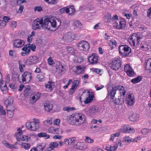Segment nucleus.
Segmentation results:
<instances>
[{"mask_svg": "<svg viewBox=\"0 0 151 151\" xmlns=\"http://www.w3.org/2000/svg\"><path fill=\"white\" fill-rule=\"evenodd\" d=\"M76 139V138L75 137H73L71 138H68L70 144L71 145L72 143H74L75 142Z\"/></svg>", "mask_w": 151, "mask_h": 151, "instance_id": "774afa93", "label": "nucleus"}, {"mask_svg": "<svg viewBox=\"0 0 151 151\" xmlns=\"http://www.w3.org/2000/svg\"><path fill=\"white\" fill-rule=\"evenodd\" d=\"M36 79L37 81L43 82L45 80V77L42 74H38L37 76Z\"/></svg>", "mask_w": 151, "mask_h": 151, "instance_id": "4c0bfd02", "label": "nucleus"}, {"mask_svg": "<svg viewBox=\"0 0 151 151\" xmlns=\"http://www.w3.org/2000/svg\"><path fill=\"white\" fill-rule=\"evenodd\" d=\"M138 115L136 113H134L132 114L130 117V119L132 121H135L138 117Z\"/></svg>", "mask_w": 151, "mask_h": 151, "instance_id": "603ef678", "label": "nucleus"}, {"mask_svg": "<svg viewBox=\"0 0 151 151\" xmlns=\"http://www.w3.org/2000/svg\"><path fill=\"white\" fill-rule=\"evenodd\" d=\"M121 65V63L120 60L116 58L112 60L111 68L113 70H117L120 68Z\"/></svg>", "mask_w": 151, "mask_h": 151, "instance_id": "9b49d317", "label": "nucleus"}, {"mask_svg": "<svg viewBox=\"0 0 151 151\" xmlns=\"http://www.w3.org/2000/svg\"><path fill=\"white\" fill-rule=\"evenodd\" d=\"M111 19V20L113 21V22H115L117 20H118V16L115 14V15H114Z\"/></svg>", "mask_w": 151, "mask_h": 151, "instance_id": "69168bd1", "label": "nucleus"}, {"mask_svg": "<svg viewBox=\"0 0 151 151\" xmlns=\"http://www.w3.org/2000/svg\"><path fill=\"white\" fill-rule=\"evenodd\" d=\"M68 53L71 55H73L75 53L74 49L71 47H67Z\"/></svg>", "mask_w": 151, "mask_h": 151, "instance_id": "8fccbe9b", "label": "nucleus"}, {"mask_svg": "<svg viewBox=\"0 0 151 151\" xmlns=\"http://www.w3.org/2000/svg\"><path fill=\"white\" fill-rule=\"evenodd\" d=\"M93 94H89L88 96L87 97L84 101L85 104H88L91 102L93 100Z\"/></svg>", "mask_w": 151, "mask_h": 151, "instance_id": "a19ab883", "label": "nucleus"}, {"mask_svg": "<svg viewBox=\"0 0 151 151\" xmlns=\"http://www.w3.org/2000/svg\"><path fill=\"white\" fill-rule=\"evenodd\" d=\"M48 64L50 65H52L54 64V62L51 57L47 59Z\"/></svg>", "mask_w": 151, "mask_h": 151, "instance_id": "e2e57ef3", "label": "nucleus"}, {"mask_svg": "<svg viewBox=\"0 0 151 151\" xmlns=\"http://www.w3.org/2000/svg\"><path fill=\"white\" fill-rule=\"evenodd\" d=\"M130 138L128 136H125L123 137V141L125 142H130Z\"/></svg>", "mask_w": 151, "mask_h": 151, "instance_id": "13d9d810", "label": "nucleus"}, {"mask_svg": "<svg viewBox=\"0 0 151 151\" xmlns=\"http://www.w3.org/2000/svg\"><path fill=\"white\" fill-rule=\"evenodd\" d=\"M37 135L39 137H45L46 139H48L50 137L49 135L46 134L45 133H40L38 134Z\"/></svg>", "mask_w": 151, "mask_h": 151, "instance_id": "de8ad7c7", "label": "nucleus"}, {"mask_svg": "<svg viewBox=\"0 0 151 151\" xmlns=\"http://www.w3.org/2000/svg\"><path fill=\"white\" fill-rule=\"evenodd\" d=\"M32 28L35 30L40 29L42 27H45L43 25L44 20L41 18H37L35 19L33 22Z\"/></svg>", "mask_w": 151, "mask_h": 151, "instance_id": "9d476101", "label": "nucleus"}, {"mask_svg": "<svg viewBox=\"0 0 151 151\" xmlns=\"http://www.w3.org/2000/svg\"><path fill=\"white\" fill-rule=\"evenodd\" d=\"M149 129H148L145 128L143 129L141 131V132L144 134H146L149 132Z\"/></svg>", "mask_w": 151, "mask_h": 151, "instance_id": "0e129e2a", "label": "nucleus"}, {"mask_svg": "<svg viewBox=\"0 0 151 151\" xmlns=\"http://www.w3.org/2000/svg\"><path fill=\"white\" fill-rule=\"evenodd\" d=\"M30 88L29 86H28L25 88V89L24 92V94L26 96H28L30 93Z\"/></svg>", "mask_w": 151, "mask_h": 151, "instance_id": "c03bdc74", "label": "nucleus"}, {"mask_svg": "<svg viewBox=\"0 0 151 151\" xmlns=\"http://www.w3.org/2000/svg\"><path fill=\"white\" fill-rule=\"evenodd\" d=\"M145 69L149 70V72H151V58H149L146 62Z\"/></svg>", "mask_w": 151, "mask_h": 151, "instance_id": "f704fd0d", "label": "nucleus"}, {"mask_svg": "<svg viewBox=\"0 0 151 151\" xmlns=\"http://www.w3.org/2000/svg\"><path fill=\"white\" fill-rule=\"evenodd\" d=\"M32 73L29 71L24 72L22 76V82L25 83H29L32 78Z\"/></svg>", "mask_w": 151, "mask_h": 151, "instance_id": "6e6552de", "label": "nucleus"}, {"mask_svg": "<svg viewBox=\"0 0 151 151\" xmlns=\"http://www.w3.org/2000/svg\"><path fill=\"white\" fill-rule=\"evenodd\" d=\"M126 25V22L123 18H121L113 22V26L118 29L124 28Z\"/></svg>", "mask_w": 151, "mask_h": 151, "instance_id": "1a4fd4ad", "label": "nucleus"}, {"mask_svg": "<svg viewBox=\"0 0 151 151\" xmlns=\"http://www.w3.org/2000/svg\"><path fill=\"white\" fill-rule=\"evenodd\" d=\"M55 84L51 81H49L45 84V87L48 88L50 90H52L54 88Z\"/></svg>", "mask_w": 151, "mask_h": 151, "instance_id": "7c9ffc66", "label": "nucleus"}, {"mask_svg": "<svg viewBox=\"0 0 151 151\" xmlns=\"http://www.w3.org/2000/svg\"><path fill=\"white\" fill-rule=\"evenodd\" d=\"M124 70L127 75L129 76H132L134 75V71L129 65H126L124 66Z\"/></svg>", "mask_w": 151, "mask_h": 151, "instance_id": "6ab92c4d", "label": "nucleus"}, {"mask_svg": "<svg viewBox=\"0 0 151 151\" xmlns=\"http://www.w3.org/2000/svg\"><path fill=\"white\" fill-rule=\"evenodd\" d=\"M122 132L125 133H134L135 130L133 128L130 127L128 125H124L121 128Z\"/></svg>", "mask_w": 151, "mask_h": 151, "instance_id": "2eb2a0df", "label": "nucleus"}, {"mask_svg": "<svg viewBox=\"0 0 151 151\" xmlns=\"http://www.w3.org/2000/svg\"><path fill=\"white\" fill-rule=\"evenodd\" d=\"M141 39V37L138 36L137 34L134 33L129 36L128 42L130 45L134 47L139 45V42Z\"/></svg>", "mask_w": 151, "mask_h": 151, "instance_id": "7ed1b4c3", "label": "nucleus"}, {"mask_svg": "<svg viewBox=\"0 0 151 151\" xmlns=\"http://www.w3.org/2000/svg\"><path fill=\"white\" fill-rule=\"evenodd\" d=\"M3 20H0V26L1 27H4L6 25V23L9 22L10 18L7 16H4L3 17Z\"/></svg>", "mask_w": 151, "mask_h": 151, "instance_id": "bb28decb", "label": "nucleus"}, {"mask_svg": "<svg viewBox=\"0 0 151 151\" xmlns=\"http://www.w3.org/2000/svg\"><path fill=\"white\" fill-rule=\"evenodd\" d=\"M19 75L16 72H14L12 74V80L14 81H18L19 80Z\"/></svg>", "mask_w": 151, "mask_h": 151, "instance_id": "e433bc0d", "label": "nucleus"}, {"mask_svg": "<svg viewBox=\"0 0 151 151\" xmlns=\"http://www.w3.org/2000/svg\"><path fill=\"white\" fill-rule=\"evenodd\" d=\"M116 91L119 90L121 96L124 97L126 94V91L124 87L122 86L117 85L116 86Z\"/></svg>", "mask_w": 151, "mask_h": 151, "instance_id": "b1692460", "label": "nucleus"}, {"mask_svg": "<svg viewBox=\"0 0 151 151\" xmlns=\"http://www.w3.org/2000/svg\"><path fill=\"white\" fill-rule=\"evenodd\" d=\"M148 47L147 43L146 42H144L140 47V48L143 50L146 51L149 49Z\"/></svg>", "mask_w": 151, "mask_h": 151, "instance_id": "37998d69", "label": "nucleus"}, {"mask_svg": "<svg viewBox=\"0 0 151 151\" xmlns=\"http://www.w3.org/2000/svg\"><path fill=\"white\" fill-rule=\"evenodd\" d=\"M101 110L100 108L97 106H93L89 108L88 112L91 115H94Z\"/></svg>", "mask_w": 151, "mask_h": 151, "instance_id": "a211bd4d", "label": "nucleus"}, {"mask_svg": "<svg viewBox=\"0 0 151 151\" xmlns=\"http://www.w3.org/2000/svg\"><path fill=\"white\" fill-rule=\"evenodd\" d=\"M77 46L79 50L86 51L88 50L90 45L88 42L82 40L79 42L77 44Z\"/></svg>", "mask_w": 151, "mask_h": 151, "instance_id": "39448f33", "label": "nucleus"}, {"mask_svg": "<svg viewBox=\"0 0 151 151\" xmlns=\"http://www.w3.org/2000/svg\"><path fill=\"white\" fill-rule=\"evenodd\" d=\"M17 132L15 134V136L18 141H20L21 139L22 131L21 129L18 128L17 129Z\"/></svg>", "mask_w": 151, "mask_h": 151, "instance_id": "2f4dec72", "label": "nucleus"}, {"mask_svg": "<svg viewBox=\"0 0 151 151\" xmlns=\"http://www.w3.org/2000/svg\"><path fill=\"white\" fill-rule=\"evenodd\" d=\"M109 45L111 47V49H112L116 47L117 42L114 39H111V40L109 41Z\"/></svg>", "mask_w": 151, "mask_h": 151, "instance_id": "c756f323", "label": "nucleus"}, {"mask_svg": "<svg viewBox=\"0 0 151 151\" xmlns=\"http://www.w3.org/2000/svg\"><path fill=\"white\" fill-rule=\"evenodd\" d=\"M79 82L80 81L79 80H75L72 83V86L71 87V89L76 90L79 85Z\"/></svg>", "mask_w": 151, "mask_h": 151, "instance_id": "c9c22d12", "label": "nucleus"}, {"mask_svg": "<svg viewBox=\"0 0 151 151\" xmlns=\"http://www.w3.org/2000/svg\"><path fill=\"white\" fill-rule=\"evenodd\" d=\"M85 120V115L82 113H76L69 116L68 123L72 125L79 126L84 123Z\"/></svg>", "mask_w": 151, "mask_h": 151, "instance_id": "f257e3e1", "label": "nucleus"}, {"mask_svg": "<svg viewBox=\"0 0 151 151\" xmlns=\"http://www.w3.org/2000/svg\"><path fill=\"white\" fill-rule=\"evenodd\" d=\"M45 145L42 143L41 145L37 146L36 147L37 151H42L45 147Z\"/></svg>", "mask_w": 151, "mask_h": 151, "instance_id": "a18cd8bd", "label": "nucleus"}, {"mask_svg": "<svg viewBox=\"0 0 151 151\" xmlns=\"http://www.w3.org/2000/svg\"><path fill=\"white\" fill-rule=\"evenodd\" d=\"M119 52L124 56L128 55L131 52V49L126 45H121L119 47Z\"/></svg>", "mask_w": 151, "mask_h": 151, "instance_id": "423d86ee", "label": "nucleus"}, {"mask_svg": "<svg viewBox=\"0 0 151 151\" xmlns=\"http://www.w3.org/2000/svg\"><path fill=\"white\" fill-rule=\"evenodd\" d=\"M85 140L86 142L88 143H92L93 142V140L91 139V138L87 137H86Z\"/></svg>", "mask_w": 151, "mask_h": 151, "instance_id": "bf43d9fd", "label": "nucleus"}, {"mask_svg": "<svg viewBox=\"0 0 151 151\" xmlns=\"http://www.w3.org/2000/svg\"><path fill=\"white\" fill-rule=\"evenodd\" d=\"M48 131L49 133L53 134H59V129L57 128H55L53 127H51L48 129Z\"/></svg>", "mask_w": 151, "mask_h": 151, "instance_id": "72a5a7b5", "label": "nucleus"}, {"mask_svg": "<svg viewBox=\"0 0 151 151\" xmlns=\"http://www.w3.org/2000/svg\"><path fill=\"white\" fill-rule=\"evenodd\" d=\"M58 144L57 142H52L49 145V147H48L51 151L54 148L57 147Z\"/></svg>", "mask_w": 151, "mask_h": 151, "instance_id": "79ce46f5", "label": "nucleus"}, {"mask_svg": "<svg viewBox=\"0 0 151 151\" xmlns=\"http://www.w3.org/2000/svg\"><path fill=\"white\" fill-rule=\"evenodd\" d=\"M120 135V133L119 132H116L114 134H112L111 135L110 138L109 140L112 141H113L114 139L116 137H118Z\"/></svg>", "mask_w": 151, "mask_h": 151, "instance_id": "09e8293b", "label": "nucleus"}, {"mask_svg": "<svg viewBox=\"0 0 151 151\" xmlns=\"http://www.w3.org/2000/svg\"><path fill=\"white\" fill-rule=\"evenodd\" d=\"M39 120L35 122H27L25 124L26 126L27 129L33 131L37 130L39 128V126L38 124Z\"/></svg>", "mask_w": 151, "mask_h": 151, "instance_id": "0eeeda50", "label": "nucleus"}, {"mask_svg": "<svg viewBox=\"0 0 151 151\" xmlns=\"http://www.w3.org/2000/svg\"><path fill=\"white\" fill-rule=\"evenodd\" d=\"M4 145L7 147L11 149L14 148H16L14 147V146L13 145L10 144L7 141H6L4 143Z\"/></svg>", "mask_w": 151, "mask_h": 151, "instance_id": "864d4df0", "label": "nucleus"}, {"mask_svg": "<svg viewBox=\"0 0 151 151\" xmlns=\"http://www.w3.org/2000/svg\"><path fill=\"white\" fill-rule=\"evenodd\" d=\"M41 97V93L38 92L35 93L30 99V102L32 104H34Z\"/></svg>", "mask_w": 151, "mask_h": 151, "instance_id": "412c9836", "label": "nucleus"}, {"mask_svg": "<svg viewBox=\"0 0 151 151\" xmlns=\"http://www.w3.org/2000/svg\"><path fill=\"white\" fill-rule=\"evenodd\" d=\"M98 57L95 53H92L88 58V60L91 64H96L98 62Z\"/></svg>", "mask_w": 151, "mask_h": 151, "instance_id": "ddd939ff", "label": "nucleus"}, {"mask_svg": "<svg viewBox=\"0 0 151 151\" xmlns=\"http://www.w3.org/2000/svg\"><path fill=\"white\" fill-rule=\"evenodd\" d=\"M44 108L45 110L49 112L52 108V105L50 102L48 101H46L44 104Z\"/></svg>", "mask_w": 151, "mask_h": 151, "instance_id": "cd10ccee", "label": "nucleus"}, {"mask_svg": "<svg viewBox=\"0 0 151 151\" xmlns=\"http://www.w3.org/2000/svg\"><path fill=\"white\" fill-rule=\"evenodd\" d=\"M72 25L75 29H79L81 28L82 24L81 22L77 20H74L72 21Z\"/></svg>", "mask_w": 151, "mask_h": 151, "instance_id": "5701e85b", "label": "nucleus"}, {"mask_svg": "<svg viewBox=\"0 0 151 151\" xmlns=\"http://www.w3.org/2000/svg\"><path fill=\"white\" fill-rule=\"evenodd\" d=\"M127 103L129 105H132L134 102V96L132 94H129L126 99Z\"/></svg>", "mask_w": 151, "mask_h": 151, "instance_id": "4be33fe9", "label": "nucleus"}, {"mask_svg": "<svg viewBox=\"0 0 151 151\" xmlns=\"http://www.w3.org/2000/svg\"><path fill=\"white\" fill-rule=\"evenodd\" d=\"M30 139V137L29 136L24 135L22 137L21 139L22 140L27 142Z\"/></svg>", "mask_w": 151, "mask_h": 151, "instance_id": "052dcab7", "label": "nucleus"}, {"mask_svg": "<svg viewBox=\"0 0 151 151\" xmlns=\"http://www.w3.org/2000/svg\"><path fill=\"white\" fill-rule=\"evenodd\" d=\"M22 147L25 149H29L30 147V144L29 143H23L22 145Z\"/></svg>", "mask_w": 151, "mask_h": 151, "instance_id": "5fc2aeb1", "label": "nucleus"}, {"mask_svg": "<svg viewBox=\"0 0 151 151\" xmlns=\"http://www.w3.org/2000/svg\"><path fill=\"white\" fill-rule=\"evenodd\" d=\"M13 109H7V114L8 116L9 117L11 118L13 117V111L14 110L13 107H12Z\"/></svg>", "mask_w": 151, "mask_h": 151, "instance_id": "49530a36", "label": "nucleus"}, {"mask_svg": "<svg viewBox=\"0 0 151 151\" xmlns=\"http://www.w3.org/2000/svg\"><path fill=\"white\" fill-rule=\"evenodd\" d=\"M73 39V35L70 32L65 33L63 37V40L67 42L72 41Z\"/></svg>", "mask_w": 151, "mask_h": 151, "instance_id": "f3484780", "label": "nucleus"}, {"mask_svg": "<svg viewBox=\"0 0 151 151\" xmlns=\"http://www.w3.org/2000/svg\"><path fill=\"white\" fill-rule=\"evenodd\" d=\"M142 77L140 76H138L137 77L132 79L131 81L133 83H136L140 82L142 79Z\"/></svg>", "mask_w": 151, "mask_h": 151, "instance_id": "ea45409f", "label": "nucleus"}, {"mask_svg": "<svg viewBox=\"0 0 151 151\" xmlns=\"http://www.w3.org/2000/svg\"><path fill=\"white\" fill-rule=\"evenodd\" d=\"M13 102L12 99H8L6 100L4 102L5 104L7 107V109L9 108V107L11 106Z\"/></svg>", "mask_w": 151, "mask_h": 151, "instance_id": "58836bf2", "label": "nucleus"}, {"mask_svg": "<svg viewBox=\"0 0 151 151\" xmlns=\"http://www.w3.org/2000/svg\"><path fill=\"white\" fill-rule=\"evenodd\" d=\"M108 95L106 98L111 102L113 101L115 95L116 91V86L114 87L108 86L107 88Z\"/></svg>", "mask_w": 151, "mask_h": 151, "instance_id": "20e7f679", "label": "nucleus"}, {"mask_svg": "<svg viewBox=\"0 0 151 151\" xmlns=\"http://www.w3.org/2000/svg\"><path fill=\"white\" fill-rule=\"evenodd\" d=\"M34 10L35 12L37 11L38 12H40L42 10V9L41 6H36L35 7Z\"/></svg>", "mask_w": 151, "mask_h": 151, "instance_id": "338daca9", "label": "nucleus"}, {"mask_svg": "<svg viewBox=\"0 0 151 151\" xmlns=\"http://www.w3.org/2000/svg\"><path fill=\"white\" fill-rule=\"evenodd\" d=\"M0 113L2 115H5L6 114L5 110L3 109V106L1 105H0Z\"/></svg>", "mask_w": 151, "mask_h": 151, "instance_id": "680f3d73", "label": "nucleus"}, {"mask_svg": "<svg viewBox=\"0 0 151 151\" xmlns=\"http://www.w3.org/2000/svg\"><path fill=\"white\" fill-rule=\"evenodd\" d=\"M55 69L60 72V73H64L65 70V65L60 62H57L55 64Z\"/></svg>", "mask_w": 151, "mask_h": 151, "instance_id": "4468645a", "label": "nucleus"}, {"mask_svg": "<svg viewBox=\"0 0 151 151\" xmlns=\"http://www.w3.org/2000/svg\"><path fill=\"white\" fill-rule=\"evenodd\" d=\"M0 87L1 90L3 93H5L7 91V86L5 81L2 80L0 82Z\"/></svg>", "mask_w": 151, "mask_h": 151, "instance_id": "a878e982", "label": "nucleus"}, {"mask_svg": "<svg viewBox=\"0 0 151 151\" xmlns=\"http://www.w3.org/2000/svg\"><path fill=\"white\" fill-rule=\"evenodd\" d=\"M75 12V10L73 6H70L67 7V13L69 15H73Z\"/></svg>", "mask_w": 151, "mask_h": 151, "instance_id": "c85d7f7f", "label": "nucleus"}, {"mask_svg": "<svg viewBox=\"0 0 151 151\" xmlns=\"http://www.w3.org/2000/svg\"><path fill=\"white\" fill-rule=\"evenodd\" d=\"M30 44L28 43L25 45L22 48V50L23 51L21 52V54L22 56L28 55L30 53L31 50H30Z\"/></svg>", "mask_w": 151, "mask_h": 151, "instance_id": "dca6fc26", "label": "nucleus"}, {"mask_svg": "<svg viewBox=\"0 0 151 151\" xmlns=\"http://www.w3.org/2000/svg\"><path fill=\"white\" fill-rule=\"evenodd\" d=\"M85 68L82 65L74 66L73 67V70L76 74H80L84 72Z\"/></svg>", "mask_w": 151, "mask_h": 151, "instance_id": "f8f14e48", "label": "nucleus"}, {"mask_svg": "<svg viewBox=\"0 0 151 151\" xmlns=\"http://www.w3.org/2000/svg\"><path fill=\"white\" fill-rule=\"evenodd\" d=\"M84 143L83 142H78L74 145V147L78 150H83Z\"/></svg>", "mask_w": 151, "mask_h": 151, "instance_id": "473e14b6", "label": "nucleus"}, {"mask_svg": "<svg viewBox=\"0 0 151 151\" xmlns=\"http://www.w3.org/2000/svg\"><path fill=\"white\" fill-rule=\"evenodd\" d=\"M105 21L106 22H109L111 20V14H107L104 19Z\"/></svg>", "mask_w": 151, "mask_h": 151, "instance_id": "6e6d98bb", "label": "nucleus"}, {"mask_svg": "<svg viewBox=\"0 0 151 151\" xmlns=\"http://www.w3.org/2000/svg\"><path fill=\"white\" fill-rule=\"evenodd\" d=\"M38 58L35 56H32L29 57L27 60V62L29 65H32L36 64L38 61Z\"/></svg>", "mask_w": 151, "mask_h": 151, "instance_id": "aec40b11", "label": "nucleus"}, {"mask_svg": "<svg viewBox=\"0 0 151 151\" xmlns=\"http://www.w3.org/2000/svg\"><path fill=\"white\" fill-rule=\"evenodd\" d=\"M75 109L74 107H71L70 106L64 107L63 108V110L65 111H66L68 112L73 111Z\"/></svg>", "mask_w": 151, "mask_h": 151, "instance_id": "3c124183", "label": "nucleus"}, {"mask_svg": "<svg viewBox=\"0 0 151 151\" xmlns=\"http://www.w3.org/2000/svg\"><path fill=\"white\" fill-rule=\"evenodd\" d=\"M61 23L60 19L53 17L45 19L44 20L43 25L46 29L52 30L53 29L55 30L58 28Z\"/></svg>", "mask_w": 151, "mask_h": 151, "instance_id": "f03ea898", "label": "nucleus"}, {"mask_svg": "<svg viewBox=\"0 0 151 151\" xmlns=\"http://www.w3.org/2000/svg\"><path fill=\"white\" fill-rule=\"evenodd\" d=\"M48 4H55L57 3V0H44Z\"/></svg>", "mask_w": 151, "mask_h": 151, "instance_id": "4d7b16f0", "label": "nucleus"}, {"mask_svg": "<svg viewBox=\"0 0 151 151\" xmlns=\"http://www.w3.org/2000/svg\"><path fill=\"white\" fill-rule=\"evenodd\" d=\"M24 42L20 40H15L14 41V46L17 48H20L23 46L24 45Z\"/></svg>", "mask_w": 151, "mask_h": 151, "instance_id": "393cba45", "label": "nucleus"}]
</instances>
